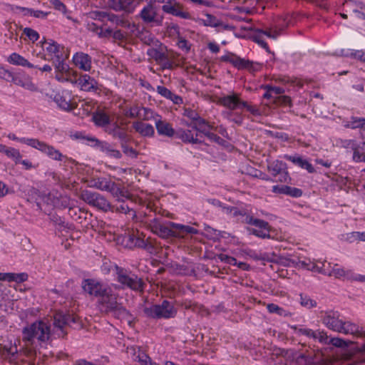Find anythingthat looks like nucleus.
Wrapping results in <instances>:
<instances>
[{"label": "nucleus", "mask_w": 365, "mask_h": 365, "mask_svg": "<svg viewBox=\"0 0 365 365\" xmlns=\"http://www.w3.org/2000/svg\"><path fill=\"white\" fill-rule=\"evenodd\" d=\"M298 333L313 339L314 331L308 328H300L298 330Z\"/></svg>", "instance_id": "0e129e2a"}, {"label": "nucleus", "mask_w": 365, "mask_h": 365, "mask_svg": "<svg viewBox=\"0 0 365 365\" xmlns=\"http://www.w3.org/2000/svg\"><path fill=\"white\" fill-rule=\"evenodd\" d=\"M150 360V357L141 350H138V356L135 361H138L140 365H147Z\"/></svg>", "instance_id": "c03bdc74"}, {"label": "nucleus", "mask_w": 365, "mask_h": 365, "mask_svg": "<svg viewBox=\"0 0 365 365\" xmlns=\"http://www.w3.org/2000/svg\"><path fill=\"white\" fill-rule=\"evenodd\" d=\"M217 102L221 106L230 110L240 109L242 105H245L242 103L240 96L235 93L220 97Z\"/></svg>", "instance_id": "dca6fc26"}, {"label": "nucleus", "mask_w": 365, "mask_h": 365, "mask_svg": "<svg viewBox=\"0 0 365 365\" xmlns=\"http://www.w3.org/2000/svg\"><path fill=\"white\" fill-rule=\"evenodd\" d=\"M242 103H244L245 105H242V108H245L247 109V110H248L249 112H250L251 113H252L254 115L259 114V110L255 106L249 105L246 101H242Z\"/></svg>", "instance_id": "69168bd1"}, {"label": "nucleus", "mask_w": 365, "mask_h": 365, "mask_svg": "<svg viewBox=\"0 0 365 365\" xmlns=\"http://www.w3.org/2000/svg\"><path fill=\"white\" fill-rule=\"evenodd\" d=\"M220 58L221 61L229 62L238 69L248 68L250 64L249 61L242 58L230 52H227L222 56Z\"/></svg>", "instance_id": "412c9836"}, {"label": "nucleus", "mask_w": 365, "mask_h": 365, "mask_svg": "<svg viewBox=\"0 0 365 365\" xmlns=\"http://www.w3.org/2000/svg\"><path fill=\"white\" fill-rule=\"evenodd\" d=\"M50 3L56 10H58L63 13L66 12V6L60 0H50Z\"/></svg>", "instance_id": "864d4df0"}, {"label": "nucleus", "mask_w": 365, "mask_h": 365, "mask_svg": "<svg viewBox=\"0 0 365 365\" xmlns=\"http://www.w3.org/2000/svg\"><path fill=\"white\" fill-rule=\"evenodd\" d=\"M138 350H140V348L134 346H128L127 348V354L132 358L133 361L136 359L138 356Z\"/></svg>", "instance_id": "052dcab7"}, {"label": "nucleus", "mask_w": 365, "mask_h": 365, "mask_svg": "<svg viewBox=\"0 0 365 365\" xmlns=\"http://www.w3.org/2000/svg\"><path fill=\"white\" fill-rule=\"evenodd\" d=\"M267 309L270 313H276L280 316L284 315L285 312L282 307L275 304H268L267 305Z\"/></svg>", "instance_id": "de8ad7c7"}, {"label": "nucleus", "mask_w": 365, "mask_h": 365, "mask_svg": "<svg viewBox=\"0 0 365 365\" xmlns=\"http://www.w3.org/2000/svg\"><path fill=\"white\" fill-rule=\"evenodd\" d=\"M171 227L172 236L177 237H184L187 234H197L198 231L195 228L184 225L182 224L170 222Z\"/></svg>", "instance_id": "6ab92c4d"}, {"label": "nucleus", "mask_w": 365, "mask_h": 365, "mask_svg": "<svg viewBox=\"0 0 365 365\" xmlns=\"http://www.w3.org/2000/svg\"><path fill=\"white\" fill-rule=\"evenodd\" d=\"M89 186L101 190L110 192L112 195L117 197L119 200L123 198H130V194L126 190L119 188L113 182L105 178L91 180L89 182Z\"/></svg>", "instance_id": "20e7f679"}, {"label": "nucleus", "mask_w": 365, "mask_h": 365, "mask_svg": "<svg viewBox=\"0 0 365 365\" xmlns=\"http://www.w3.org/2000/svg\"><path fill=\"white\" fill-rule=\"evenodd\" d=\"M19 9L24 12L26 15H30L36 18H46L47 13L40 10H33L27 8L20 7Z\"/></svg>", "instance_id": "ea45409f"}, {"label": "nucleus", "mask_w": 365, "mask_h": 365, "mask_svg": "<svg viewBox=\"0 0 365 365\" xmlns=\"http://www.w3.org/2000/svg\"><path fill=\"white\" fill-rule=\"evenodd\" d=\"M285 189L287 190L286 195H290L292 197H301L302 195V191L299 188L287 186Z\"/></svg>", "instance_id": "8fccbe9b"}, {"label": "nucleus", "mask_w": 365, "mask_h": 365, "mask_svg": "<svg viewBox=\"0 0 365 365\" xmlns=\"http://www.w3.org/2000/svg\"><path fill=\"white\" fill-rule=\"evenodd\" d=\"M24 34L32 41L35 42L39 38V34L38 32L31 28H25L24 29Z\"/></svg>", "instance_id": "a18cd8bd"}, {"label": "nucleus", "mask_w": 365, "mask_h": 365, "mask_svg": "<svg viewBox=\"0 0 365 365\" xmlns=\"http://www.w3.org/2000/svg\"><path fill=\"white\" fill-rule=\"evenodd\" d=\"M106 19L113 23H115L118 26H124L125 24V22L123 20L118 19L114 14L108 13V16H106Z\"/></svg>", "instance_id": "bf43d9fd"}, {"label": "nucleus", "mask_w": 365, "mask_h": 365, "mask_svg": "<svg viewBox=\"0 0 365 365\" xmlns=\"http://www.w3.org/2000/svg\"><path fill=\"white\" fill-rule=\"evenodd\" d=\"M356 144V142L354 140H344L341 142V146L346 149H352L354 148V145Z\"/></svg>", "instance_id": "e2e57ef3"}, {"label": "nucleus", "mask_w": 365, "mask_h": 365, "mask_svg": "<svg viewBox=\"0 0 365 365\" xmlns=\"http://www.w3.org/2000/svg\"><path fill=\"white\" fill-rule=\"evenodd\" d=\"M191 127L192 129L198 130L199 132L203 133L205 134L207 133V132H208L211 128V126L209 125V123L201 118L196 119V121H193Z\"/></svg>", "instance_id": "72a5a7b5"}, {"label": "nucleus", "mask_w": 365, "mask_h": 365, "mask_svg": "<svg viewBox=\"0 0 365 365\" xmlns=\"http://www.w3.org/2000/svg\"><path fill=\"white\" fill-rule=\"evenodd\" d=\"M81 287L83 292L98 299V304L104 312H111L118 308V296L113 292V286L103 284L95 279H86L82 281Z\"/></svg>", "instance_id": "f03ea898"}, {"label": "nucleus", "mask_w": 365, "mask_h": 365, "mask_svg": "<svg viewBox=\"0 0 365 365\" xmlns=\"http://www.w3.org/2000/svg\"><path fill=\"white\" fill-rule=\"evenodd\" d=\"M133 128L136 132L145 137L153 136L155 130L152 125L143 122H135Z\"/></svg>", "instance_id": "c756f323"}, {"label": "nucleus", "mask_w": 365, "mask_h": 365, "mask_svg": "<svg viewBox=\"0 0 365 365\" xmlns=\"http://www.w3.org/2000/svg\"><path fill=\"white\" fill-rule=\"evenodd\" d=\"M152 232L161 237L166 238L172 236L170 222L167 225L160 224L158 221L154 220L150 225Z\"/></svg>", "instance_id": "4be33fe9"}, {"label": "nucleus", "mask_w": 365, "mask_h": 365, "mask_svg": "<svg viewBox=\"0 0 365 365\" xmlns=\"http://www.w3.org/2000/svg\"><path fill=\"white\" fill-rule=\"evenodd\" d=\"M134 0H111L110 6L115 11H125L133 12L135 8Z\"/></svg>", "instance_id": "b1692460"}, {"label": "nucleus", "mask_w": 365, "mask_h": 365, "mask_svg": "<svg viewBox=\"0 0 365 365\" xmlns=\"http://www.w3.org/2000/svg\"><path fill=\"white\" fill-rule=\"evenodd\" d=\"M343 239L344 241L349 243L357 242V238L355 232H351L344 235Z\"/></svg>", "instance_id": "680f3d73"}, {"label": "nucleus", "mask_w": 365, "mask_h": 365, "mask_svg": "<svg viewBox=\"0 0 365 365\" xmlns=\"http://www.w3.org/2000/svg\"><path fill=\"white\" fill-rule=\"evenodd\" d=\"M156 91L161 96L170 100L175 104H180L182 103V99L179 96L173 93L171 91L163 86H158Z\"/></svg>", "instance_id": "c85d7f7f"}, {"label": "nucleus", "mask_w": 365, "mask_h": 365, "mask_svg": "<svg viewBox=\"0 0 365 365\" xmlns=\"http://www.w3.org/2000/svg\"><path fill=\"white\" fill-rule=\"evenodd\" d=\"M278 175H279L278 180L281 182H288L290 180V177L287 170L279 173Z\"/></svg>", "instance_id": "774afa93"}, {"label": "nucleus", "mask_w": 365, "mask_h": 365, "mask_svg": "<svg viewBox=\"0 0 365 365\" xmlns=\"http://www.w3.org/2000/svg\"><path fill=\"white\" fill-rule=\"evenodd\" d=\"M347 126L352 129L365 128V118L351 117Z\"/></svg>", "instance_id": "4c0bfd02"}, {"label": "nucleus", "mask_w": 365, "mask_h": 365, "mask_svg": "<svg viewBox=\"0 0 365 365\" xmlns=\"http://www.w3.org/2000/svg\"><path fill=\"white\" fill-rule=\"evenodd\" d=\"M140 15L145 23L155 22L157 24H160L163 21V17L158 16L156 8L152 4L145 6L141 10Z\"/></svg>", "instance_id": "f3484780"}, {"label": "nucleus", "mask_w": 365, "mask_h": 365, "mask_svg": "<svg viewBox=\"0 0 365 365\" xmlns=\"http://www.w3.org/2000/svg\"><path fill=\"white\" fill-rule=\"evenodd\" d=\"M180 138L185 142L197 143L199 142L197 135L195 134L190 130H183L180 131Z\"/></svg>", "instance_id": "f704fd0d"}, {"label": "nucleus", "mask_w": 365, "mask_h": 365, "mask_svg": "<svg viewBox=\"0 0 365 365\" xmlns=\"http://www.w3.org/2000/svg\"><path fill=\"white\" fill-rule=\"evenodd\" d=\"M29 146L38 150L41 153L46 154L50 158L55 160L61 161L63 158V155L59 150L36 138H35L34 140H29Z\"/></svg>", "instance_id": "9d476101"}, {"label": "nucleus", "mask_w": 365, "mask_h": 365, "mask_svg": "<svg viewBox=\"0 0 365 365\" xmlns=\"http://www.w3.org/2000/svg\"><path fill=\"white\" fill-rule=\"evenodd\" d=\"M76 82L80 89L83 91L96 93H99L102 91V86H99L93 78L87 74L81 76Z\"/></svg>", "instance_id": "2eb2a0df"}, {"label": "nucleus", "mask_w": 365, "mask_h": 365, "mask_svg": "<svg viewBox=\"0 0 365 365\" xmlns=\"http://www.w3.org/2000/svg\"><path fill=\"white\" fill-rule=\"evenodd\" d=\"M269 172L274 177L287 170V165L282 160H275L268 165Z\"/></svg>", "instance_id": "2f4dec72"}, {"label": "nucleus", "mask_w": 365, "mask_h": 365, "mask_svg": "<svg viewBox=\"0 0 365 365\" xmlns=\"http://www.w3.org/2000/svg\"><path fill=\"white\" fill-rule=\"evenodd\" d=\"M8 158L12 159L16 163L20 162L21 158V155L19 150L11 148V147H5L4 153Z\"/></svg>", "instance_id": "e433bc0d"}, {"label": "nucleus", "mask_w": 365, "mask_h": 365, "mask_svg": "<svg viewBox=\"0 0 365 365\" xmlns=\"http://www.w3.org/2000/svg\"><path fill=\"white\" fill-rule=\"evenodd\" d=\"M28 279V274L25 272L22 273H0V281H6L9 282H15L21 283Z\"/></svg>", "instance_id": "bb28decb"}, {"label": "nucleus", "mask_w": 365, "mask_h": 365, "mask_svg": "<svg viewBox=\"0 0 365 365\" xmlns=\"http://www.w3.org/2000/svg\"><path fill=\"white\" fill-rule=\"evenodd\" d=\"M54 326L59 329H62L65 325H69L71 323H76L77 318L70 314H63L61 312H56L53 317Z\"/></svg>", "instance_id": "5701e85b"}, {"label": "nucleus", "mask_w": 365, "mask_h": 365, "mask_svg": "<svg viewBox=\"0 0 365 365\" xmlns=\"http://www.w3.org/2000/svg\"><path fill=\"white\" fill-rule=\"evenodd\" d=\"M86 28L88 31L93 32V34H95L96 35H97L98 36L102 27L98 26L93 22H88L87 25H86Z\"/></svg>", "instance_id": "6e6d98bb"}, {"label": "nucleus", "mask_w": 365, "mask_h": 365, "mask_svg": "<svg viewBox=\"0 0 365 365\" xmlns=\"http://www.w3.org/2000/svg\"><path fill=\"white\" fill-rule=\"evenodd\" d=\"M322 323L329 329L344 334H357L359 327L350 322H343L336 312H325L322 317Z\"/></svg>", "instance_id": "7ed1b4c3"}, {"label": "nucleus", "mask_w": 365, "mask_h": 365, "mask_svg": "<svg viewBox=\"0 0 365 365\" xmlns=\"http://www.w3.org/2000/svg\"><path fill=\"white\" fill-rule=\"evenodd\" d=\"M284 158L295 165H297L300 168L307 170L309 173H313L315 170L312 165L306 159H303L299 155H285Z\"/></svg>", "instance_id": "393cba45"}, {"label": "nucleus", "mask_w": 365, "mask_h": 365, "mask_svg": "<svg viewBox=\"0 0 365 365\" xmlns=\"http://www.w3.org/2000/svg\"><path fill=\"white\" fill-rule=\"evenodd\" d=\"M7 61L10 64L15 66H20L23 67H27L29 68H37L34 64L31 63L27 59H26L24 56L19 54L18 53H11L8 58Z\"/></svg>", "instance_id": "a878e982"}, {"label": "nucleus", "mask_w": 365, "mask_h": 365, "mask_svg": "<svg viewBox=\"0 0 365 365\" xmlns=\"http://www.w3.org/2000/svg\"><path fill=\"white\" fill-rule=\"evenodd\" d=\"M81 198L88 204L97 208L108 211L111 210L109 202L98 193L89 190H83L81 193Z\"/></svg>", "instance_id": "6e6552de"}, {"label": "nucleus", "mask_w": 365, "mask_h": 365, "mask_svg": "<svg viewBox=\"0 0 365 365\" xmlns=\"http://www.w3.org/2000/svg\"><path fill=\"white\" fill-rule=\"evenodd\" d=\"M118 282L123 286L134 290H139L142 288L141 280L134 274H128L126 271L117 268Z\"/></svg>", "instance_id": "9b49d317"}, {"label": "nucleus", "mask_w": 365, "mask_h": 365, "mask_svg": "<svg viewBox=\"0 0 365 365\" xmlns=\"http://www.w3.org/2000/svg\"><path fill=\"white\" fill-rule=\"evenodd\" d=\"M263 34L267 36L268 38L275 40L279 36L280 33L276 29H269L263 31Z\"/></svg>", "instance_id": "603ef678"}, {"label": "nucleus", "mask_w": 365, "mask_h": 365, "mask_svg": "<svg viewBox=\"0 0 365 365\" xmlns=\"http://www.w3.org/2000/svg\"><path fill=\"white\" fill-rule=\"evenodd\" d=\"M93 120L98 126H105L110 123L109 116L103 111L94 113L93 115Z\"/></svg>", "instance_id": "473e14b6"}, {"label": "nucleus", "mask_w": 365, "mask_h": 365, "mask_svg": "<svg viewBox=\"0 0 365 365\" xmlns=\"http://www.w3.org/2000/svg\"><path fill=\"white\" fill-rule=\"evenodd\" d=\"M349 55L354 58H357L361 61L365 62V51L362 50L352 51Z\"/></svg>", "instance_id": "4d7b16f0"}, {"label": "nucleus", "mask_w": 365, "mask_h": 365, "mask_svg": "<svg viewBox=\"0 0 365 365\" xmlns=\"http://www.w3.org/2000/svg\"><path fill=\"white\" fill-rule=\"evenodd\" d=\"M147 54L151 58L155 59L158 62H162L165 58L164 54L158 51L155 48H150L147 51Z\"/></svg>", "instance_id": "79ce46f5"}, {"label": "nucleus", "mask_w": 365, "mask_h": 365, "mask_svg": "<svg viewBox=\"0 0 365 365\" xmlns=\"http://www.w3.org/2000/svg\"><path fill=\"white\" fill-rule=\"evenodd\" d=\"M65 60L57 61L55 65V78L59 82H72L71 76L75 72L64 62Z\"/></svg>", "instance_id": "ddd939ff"}, {"label": "nucleus", "mask_w": 365, "mask_h": 365, "mask_svg": "<svg viewBox=\"0 0 365 365\" xmlns=\"http://www.w3.org/2000/svg\"><path fill=\"white\" fill-rule=\"evenodd\" d=\"M51 338V325L45 319L31 323L22 329L24 352L28 357L36 356L42 349H46Z\"/></svg>", "instance_id": "f257e3e1"}, {"label": "nucleus", "mask_w": 365, "mask_h": 365, "mask_svg": "<svg viewBox=\"0 0 365 365\" xmlns=\"http://www.w3.org/2000/svg\"><path fill=\"white\" fill-rule=\"evenodd\" d=\"M125 34L120 30L113 31L112 37L114 40H123L125 38Z\"/></svg>", "instance_id": "338daca9"}, {"label": "nucleus", "mask_w": 365, "mask_h": 365, "mask_svg": "<svg viewBox=\"0 0 365 365\" xmlns=\"http://www.w3.org/2000/svg\"><path fill=\"white\" fill-rule=\"evenodd\" d=\"M54 101L61 109L66 111H69L75 108L72 93L68 90L58 92L54 96Z\"/></svg>", "instance_id": "f8f14e48"}, {"label": "nucleus", "mask_w": 365, "mask_h": 365, "mask_svg": "<svg viewBox=\"0 0 365 365\" xmlns=\"http://www.w3.org/2000/svg\"><path fill=\"white\" fill-rule=\"evenodd\" d=\"M245 222L247 224L255 227V228L250 230V233L261 238L269 237V226L267 222L254 218L252 216H247Z\"/></svg>", "instance_id": "1a4fd4ad"}, {"label": "nucleus", "mask_w": 365, "mask_h": 365, "mask_svg": "<svg viewBox=\"0 0 365 365\" xmlns=\"http://www.w3.org/2000/svg\"><path fill=\"white\" fill-rule=\"evenodd\" d=\"M145 313L153 318H172L177 314V309L168 301H163L160 304H153L145 309Z\"/></svg>", "instance_id": "39448f33"}, {"label": "nucleus", "mask_w": 365, "mask_h": 365, "mask_svg": "<svg viewBox=\"0 0 365 365\" xmlns=\"http://www.w3.org/2000/svg\"><path fill=\"white\" fill-rule=\"evenodd\" d=\"M124 114L130 118H139L148 120L153 116V111L147 108H140L138 106H135L125 111Z\"/></svg>", "instance_id": "aec40b11"}, {"label": "nucleus", "mask_w": 365, "mask_h": 365, "mask_svg": "<svg viewBox=\"0 0 365 365\" xmlns=\"http://www.w3.org/2000/svg\"><path fill=\"white\" fill-rule=\"evenodd\" d=\"M353 151V160L359 162H365V154L364 153V148L356 143L354 148L352 149Z\"/></svg>", "instance_id": "c9c22d12"}, {"label": "nucleus", "mask_w": 365, "mask_h": 365, "mask_svg": "<svg viewBox=\"0 0 365 365\" xmlns=\"http://www.w3.org/2000/svg\"><path fill=\"white\" fill-rule=\"evenodd\" d=\"M300 304L305 308L310 309L317 306V302L315 300L311 299L309 296L307 295H300Z\"/></svg>", "instance_id": "a19ab883"}, {"label": "nucleus", "mask_w": 365, "mask_h": 365, "mask_svg": "<svg viewBox=\"0 0 365 365\" xmlns=\"http://www.w3.org/2000/svg\"><path fill=\"white\" fill-rule=\"evenodd\" d=\"M155 127L159 135L172 137L175 133L172 125L165 120H157L155 121Z\"/></svg>", "instance_id": "cd10ccee"}, {"label": "nucleus", "mask_w": 365, "mask_h": 365, "mask_svg": "<svg viewBox=\"0 0 365 365\" xmlns=\"http://www.w3.org/2000/svg\"><path fill=\"white\" fill-rule=\"evenodd\" d=\"M41 43L45 56H48L49 60L57 61L66 60L68 58V51H66L64 46H61L54 41L51 39L45 40Z\"/></svg>", "instance_id": "423d86ee"}, {"label": "nucleus", "mask_w": 365, "mask_h": 365, "mask_svg": "<svg viewBox=\"0 0 365 365\" xmlns=\"http://www.w3.org/2000/svg\"><path fill=\"white\" fill-rule=\"evenodd\" d=\"M72 61L74 65L84 71H89L91 68V57L83 52L76 53Z\"/></svg>", "instance_id": "a211bd4d"}, {"label": "nucleus", "mask_w": 365, "mask_h": 365, "mask_svg": "<svg viewBox=\"0 0 365 365\" xmlns=\"http://www.w3.org/2000/svg\"><path fill=\"white\" fill-rule=\"evenodd\" d=\"M264 35L263 30H259L253 36V39L262 48H264L267 51H269V48L263 38Z\"/></svg>", "instance_id": "58836bf2"}, {"label": "nucleus", "mask_w": 365, "mask_h": 365, "mask_svg": "<svg viewBox=\"0 0 365 365\" xmlns=\"http://www.w3.org/2000/svg\"><path fill=\"white\" fill-rule=\"evenodd\" d=\"M329 343L336 347H345L347 346V343L344 340L338 337L331 339Z\"/></svg>", "instance_id": "5fc2aeb1"}, {"label": "nucleus", "mask_w": 365, "mask_h": 365, "mask_svg": "<svg viewBox=\"0 0 365 365\" xmlns=\"http://www.w3.org/2000/svg\"><path fill=\"white\" fill-rule=\"evenodd\" d=\"M313 339L319 341L322 344H329V339L324 331H314Z\"/></svg>", "instance_id": "37998d69"}, {"label": "nucleus", "mask_w": 365, "mask_h": 365, "mask_svg": "<svg viewBox=\"0 0 365 365\" xmlns=\"http://www.w3.org/2000/svg\"><path fill=\"white\" fill-rule=\"evenodd\" d=\"M210 26L212 27H218L220 31L228 30V31H232L234 29V26L232 25L224 24V23H215V24H210Z\"/></svg>", "instance_id": "3c124183"}, {"label": "nucleus", "mask_w": 365, "mask_h": 365, "mask_svg": "<svg viewBox=\"0 0 365 365\" xmlns=\"http://www.w3.org/2000/svg\"><path fill=\"white\" fill-rule=\"evenodd\" d=\"M322 264L320 274L329 277H334L336 279H350L352 277V272L350 269H346L338 264H331V262H321Z\"/></svg>", "instance_id": "0eeeda50"}, {"label": "nucleus", "mask_w": 365, "mask_h": 365, "mask_svg": "<svg viewBox=\"0 0 365 365\" xmlns=\"http://www.w3.org/2000/svg\"><path fill=\"white\" fill-rule=\"evenodd\" d=\"M8 138L12 140L18 141L21 143L26 144L29 145V140H34L35 138H18L14 133H10L7 135Z\"/></svg>", "instance_id": "09e8293b"}, {"label": "nucleus", "mask_w": 365, "mask_h": 365, "mask_svg": "<svg viewBox=\"0 0 365 365\" xmlns=\"http://www.w3.org/2000/svg\"><path fill=\"white\" fill-rule=\"evenodd\" d=\"M162 10L166 14L184 19H191L190 13L182 11V6L175 0H170L165 4H163Z\"/></svg>", "instance_id": "4468645a"}, {"label": "nucleus", "mask_w": 365, "mask_h": 365, "mask_svg": "<svg viewBox=\"0 0 365 365\" xmlns=\"http://www.w3.org/2000/svg\"><path fill=\"white\" fill-rule=\"evenodd\" d=\"M112 34L113 30L111 29H103L102 27L99 33L98 37L101 38H110V37H112Z\"/></svg>", "instance_id": "13d9d810"}, {"label": "nucleus", "mask_w": 365, "mask_h": 365, "mask_svg": "<svg viewBox=\"0 0 365 365\" xmlns=\"http://www.w3.org/2000/svg\"><path fill=\"white\" fill-rule=\"evenodd\" d=\"M88 16L91 19L93 20H98L101 21H103L106 19V16H108V13L104 11H91L88 14Z\"/></svg>", "instance_id": "49530a36"}, {"label": "nucleus", "mask_w": 365, "mask_h": 365, "mask_svg": "<svg viewBox=\"0 0 365 365\" xmlns=\"http://www.w3.org/2000/svg\"><path fill=\"white\" fill-rule=\"evenodd\" d=\"M321 261H314L311 260L309 259H304V260H300L298 262L297 265L299 267L320 273V271H322V264L319 266L318 264H321Z\"/></svg>", "instance_id": "7c9ffc66"}]
</instances>
